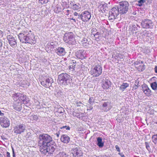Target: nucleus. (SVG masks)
<instances>
[{"mask_svg": "<svg viewBox=\"0 0 157 157\" xmlns=\"http://www.w3.org/2000/svg\"><path fill=\"white\" fill-rule=\"evenodd\" d=\"M48 46L51 45V46H52L53 48L54 47V45L53 44V43H52V42L48 43Z\"/></svg>", "mask_w": 157, "mask_h": 157, "instance_id": "de8ad7c7", "label": "nucleus"}, {"mask_svg": "<svg viewBox=\"0 0 157 157\" xmlns=\"http://www.w3.org/2000/svg\"><path fill=\"white\" fill-rule=\"evenodd\" d=\"M111 86V82L108 79L106 80L102 84V87L104 89H107Z\"/></svg>", "mask_w": 157, "mask_h": 157, "instance_id": "b1692460", "label": "nucleus"}, {"mask_svg": "<svg viewBox=\"0 0 157 157\" xmlns=\"http://www.w3.org/2000/svg\"><path fill=\"white\" fill-rule=\"evenodd\" d=\"M86 51L83 50L77 51L75 53V56L79 59H83L85 56Z\"/></svg>", "mask_w": 157, "mask_h": 157, "instance_id": "6ab92c4d", "label": "nucleus"}, {"mask_svg": "<svg viewBox=\"0 0 157 157\" xmlns=\"http://www.w3.org/2000/svg\"><path fill=\"white\" fill-rule=\"evenodd\" d=\"M11 148H12V151L13 157H16L14 148L12 146L11 147Z\"/></svg>", "mask_w": 157, "mask_h": 157, "instance_id": "79ce46f5", "label": "nucleus"}, {"mask_svg": "<svg viewBox=\"0 0 157 157\" xmlns=\"http://www.w3.org/2000/svg\"><path fill=\"white\" fill-rule=\"evenodd\" d=\"M70 5L71 8L74 10H79L80 8V7L78 4H76L74 3L72 1L71 2Z\"/></svg>", "mask_w": 157, "mask_h": 157, "instance_id": "5701e85b", "label": "nucleus"}, {"mask_svg": "<svg viewBox=\"0 0 157 157\" xmlns=\"http://www.w3.org/2000/svg\"><path fill=\"white\" fill-rule=\"evenodd\" d=\"M140 64V62L139 61H136L134 63V65L136 66Z\"/></svg>", "mask_w": 157, "mask_h": 157, "instance_id": "c03bdc74", "label": "nucleus"}, {"mask_svg": "<svg viewBox=\"0 0 157 157\" xmlns=\"http://www.w3.org/2000/svg\"><path fill=\"white\" fill-rule=\"evenodd\" d=\"M145 144L146 148L147 150L148 151H150L151 150V148L150 147V146L149 145L148 143L147 142H146L145 143Z\"/></svg>", "mask_w": 157, "mask_h": 157, "instance_id": "58836bf2", "label": "nucleus"}, {"mask_svg": "<svg viewBox=\"0 0 157 157\" xmlns=\"http://www.w3.org/2000/svg\"><path fill=\"white\" fill-rule=\"evenodd\" d=\"M52 82L53 79L51 78H46L40 82V83L44 87L48 88L51 86Z\"/></svg>", "mask_w": 157, "mask_h": 157, "instance_id": "ddd939ff", "label": "nucleus"}, {"mask_svg": "<svg viewBox=\"0 0 157 157\" xmlns=\"http://www.w3.org/2000/svg\"><path fill=\"white\" fill-rule=\"evenodd\" d=\"M20 41L22 43L34 44L36 43L33 34L28 32L24 31L18 35Z\"/></svg>", "mask_w": 157, "mask_h": 157, "instance_id": "f03ea898", "label": "nucleus"}, {"mask_svg": "<svg viewBox=\"0 0 157 157\" xmlns=\"http://www.w3.org/2000/svg\"><path fill=\"white\" fill-rule=\"evenodd\" d=\"M115 147L116 148V149L117 151L118 152H120V148L119 147V146L118 145H116L115 146Z\"/></svg>", "mask_w": 157, "mask_h": 157, "instance_id": "37998d69", "label": "nucleus"}, {"mask_svg": "<svg viewBox=\"0 0 157 157\" xmlns=\"http://www.w3.org/2000/svg\"><path fill=\"white\" fill-rule=\"evenodd\" d=\"M100 35V33L99 32H96L93 35L95 37L96 39H99V35Z\"/></svg>", "mask_w": 157, "mask_h": 157, "instance_id": "4c0bfd02", "label": "nucleus"}, {"mask_svg": "<svg viewBox=\"0 0 157 157\" xmlns=\"http://www.w3.org/2000/svg\"><path fill=\"white\" fill-rule=\"evenodd\" d=\"M129 84L126 82H123L120 86V90L123 91L126 88L129 87Z\"/></svg>", "mask_w": 157, "mask_h": 157, "instance_id": "a878e982", "label": "nucleus"}, {"mask_svg": "<svg viewBox=\"0 0 157 157\" xmlns=\"http://www.w3.org/2000/svg\"><path fill=\"white\" fill-rule=\"evenodd\" d=\"M74 15L75 16H76L77 17V19H80L81 14H78L76 12H75L74 13Z\"/></svg>", "mask_w": 157, "mask_h": 157, "instance_id": "ea45409f", "label": "nucleus"}, {"mask_svg": "<svg viewBox=\"0 0 157 157\" xmlns=\"http://www.w3.org/2000/svg\"><path fill=\"white\" fill-rule=\"evenodd\" d=\"M128 3L125 1H122L120 2L117 7L119 13L121 15L126 13L128 11Z\"/></svg>", "mask_w": 157, "mask_h": 157, "instance_id": "20e7f679", "label": "nucleus"}, {"mask_svg": "<svg viewBox=\"0 0 157 157\" xmlns=\"http://www.w3.org/2000/svg\"><path fill=\"white\" fill-rule=\"evenodd\" d=\"M93 109V107L92 106H90V107L89 109L88 110H92Z\"/></svg>", "mask_w": 157, "mask_h": 157, "instance_id": "4d7b16f0", "label": "nucleus"}, {"mask_svg": "<svg viewBox=\"0 0 157 157\" xmlns=\"http://www.w3.org/2000/svg\"><path fill=\"white\" fill-rule=\"evenodd\" d=\"M117 56L120 59H122L123 58V56L120 54H118Z\"/></svg>", "mask_w": 157, "mask_h": 157, "instance_id": "a18cd8bd", "label": "nucleus"}, {"mask_svg": "<svg viewBox=\"0 0 157 157\" xmlns=\"http://www.w3.org/2000/svg\"><path fill=\"white\" fill-rule=\"evenodd\" d=\"M152 142L155 144L157 145V134L154 135L152 137Z\"/></svg>", "mask_w": 157, "mask_h": 157, "instance_id": "c756f323", "label": "nucleus"}, {"mask_svg": "<svg viewBox=\"0 0 157 157\" xmlns=\"http://www.w3.org/2000/svg\"><path fill=\"white\" fill-rule=\"evenodd\" d=\"M94 97H90L89 100V102L91 105H93L94 103Z\"/></svg>", "mask_w": 157, "mask_h": 157, "instance_id": "e433bc0d", "label": "nucleus"}, {"mask_svg": "<svg viewBox=\"0 0 157 157\" xmlns=\"http://www.w3.org/2000/svg\"><path fill=\"white\" fill-rule=\"evenodd\" d=\"M71 78L69 75L67 73H62L59 75L58 83L60 85H66L71 82Z\"/></svg>", "mask_w": 157, "mask_h": 157, "instance_id": "7ed1b4c3", "label": "nucleus"}, {"mask_svg": "<svg viewBox=\"0 0 157 157\" xmlns=\"http://www.w3.org/2000/svg\"><path fill=\"white\" fill-rule=\"evenodd\" d=\"M151 86L152 89L155 90L157 89V83L156 82H154L151 84Z\"/></svg>", "mask_w": 157, "mask_h": 157, "instance_id": "7c9ffc66", "label": "nucleus"}, {"mask_svg": "<svg viewBox=\"0 0 157 157\" xmlns=\"http://www.w3.org/2000/svg\"><path fill=\"white\" fill-rule=\"evenodd\" d=\"M141 64H140L139 66H136V67L139 71H142L144 70L145 67V66L143 64V62H141Z\"/></svg>", "mask_w": 157, "mask_h": 157, "instance_id": "bb28decb", "label": "nucleus"}, {"mask_svg": "<svg viewBox=\"0 0 157 157\" xmlns=\"http://www.w3.org/2000/svg\"><path fill=\"white\" fill-rule=\"evenodd\" d=\"M91 17V14L90 12L87 11H84L81 14L80 19L83 21L86 22L90 19Z\"/></svg>", "mask_w": 157, "mask_h": 157, "instance_id": "9b49d317", "label": "nucleus"}, {"mask_svg": "<svg viewBox=\"0 0 157 157\" xmlns=\"http://www.w3.org/2000/svg\"><path fill=\"white\" fill-rule=\"evenodd\" d=\"M29 117L30 119V120H33L36 121L38 119V117L36 115H31L29 116Z\"/></svg>", "mask_w": 157, "mask_h": 157, "instance_id": "473e14b6", "label": "nucleus"}, {"mask_svg": "<svg viewBox=\"0 0 157 157\" xmlns=\"http://www.w3.org/2000/svg\"><path fill=\"white\" fill-rule=\"evenodd\" d=\"M21 102L18 101H15L13 106V108L16 110L19 111L22 109Z\"/></svg>", "mask_w": 157, "mask_h": 157, "instance_id": "412c9836", "label": "nucleus"}, {"mask_svg": "<svg viewBox=\"0 0 157 157\" xmlns=\"http://www.w3.org/2000/svg\"><path fill=\"white\" fill-rule=\"evenodd\" d=\"M56 157H68V155L64 152H60L56 156Z\"/></svg>", "mask_w": 157, "mask_h": 157, "instance_id": "c85d7f7f", "label": "nucleus"}, {"mask_svg": "<svg viewBox=\"0 0 157 157\" xmlns=\"http://www.w3.org/2000/svg\"><path fill=\"white\" fill-rule=\"evenodd\" d=\"M6 157H11L10 154L9 152L7 151L6 153Z\"/></svg>", "mask_w": 157, "mask_h": 157, "instance_id": "49530a36", "label": "nucleus"}, {"mask_svg": "<svg viewBox=\"0 0 157 157\" xmlns=\"http://www.w3.org/2000/svg\"><path fill=\"white\" fill-rule=\"evenodd\" d=\"M29 32H31V31L30 30V31H29Z\"/></svg>", "mask_w": 157, "mask_h": 157, "instance_id": "0e129e2a", "label": "nucleus"}, {"mask_svg": "<svg viewBox=\"0 0 157 157\" xmlns=\"http://www.w3.org/2000/svg\"><path fill=\"white\" fill-rule=\"evenodd\" d=\"M73 157H82L83 153L80 148H76L72 151Z\"/></svg>", "mask_w": 157, "mask_h": 157, "instance_id": "a211bd4d", "label": "nucleus"}, {"mask_svg": "<svg viewBox=\"0 0 157 157\" xmlns=\"http://www.w3.org/2000/svg\"><path fill=\"white\" fill-rule=\"evenodd\" d=\"M97 30L96 29L93 28L91 29V34L93 35L97 32Z\"/></svg>", "mask_w": 157, "mask_h": 157, "instance_id": "a19ab883", "label": "nucleus"}, {"mask_svg": "<svg viewBox=\"0 0 157 157\" xmlns=\"http://www.w3.org/2000/svg\"><path fill=\"white\" fill-rule=\"evenodd\" d=\"M141 23L142 27L144 29H152L154 25L152 21L148 19L143 20Z\"/></svg>", "mask_w": 157, "mask_h": 157, "instance_id": "f8f14e48", "label": "nucleus"}, {"mask_svg": "<svg viewBox=\"0 0 157 157\" xmlns=\"http://www.w3.org/2000/svg\"><path fill=\"white\" fill-rule=\"evenodd\" d=\"M81 43L83 45L86 46L88 44L87 43V39L85 38H83L81 40Z\"/></svg>", "mask_w": 157, "mask_h": 157, "instance_id": "2f4dec72", "label": "nucleus"}, {"mask_svg": "<svg viewBox=\"0 0 157 157\" xmlns=\"http://www.w3.org/2000/svg\"><path fill=\"white\" fill-rule=\"evenodd\" d=\"M70 127L69 126L67 125L63 126L60 127V129L62 130H63H63L65 129L67 130H69L70 129Z\"/></svg>", "mask_w": 157, "mask_h": 157, "instance_id": "72a5a7b5", "label": "nucleus"}, {"mask_svg": "<svg viewBox=\"0 0 157 157\" xmlns=\"http://www.w3.org/2000/svg\"><path fill=\"white\" fill-rule=\"evenodd\" d=\"M66 11L67 12V13H68L69 12V10H66Z\"/></svg>", "mask_w": 157, "mask_h": 157, "instance_id": "680f3d73", "label": "nucleus"}, {"mask_svg": "<svg viewBox=\"0 0 157 157\" xmlns=\"http://www.w3.org/2000/svg\"><path fill=\"white\" fill-rule=\"evenodd\" d=\"M74 104L76 105L77 106H80L82 103L80 101H74Z\"/></svg>", "mask_w": 157, "mask_h": 157, "instance_id": "c9c22d12", "label": "nucleus"}, {"mask_svg": "<svg viewBox=\"0 0 157 157\" xmlns=\"http://www.w3.org/2000/svg\"><path fill=\"white\" fill-rule=\"evenodd\" d=\"M1 137H2V139L3 140H7L6 138L4 137V136H1Z\"/></svg>", "mask_w": 157, "mask_h": 157, "instance_id": "5fc2aeb1", "label": "nucleus"}, {"mask_svg": "<svg viewBox=\"0 0 157 157\" xmlns=\"http://www.w3.org/2000/svg\"><path fill=\"white\" fill-rule=\"evenodd\" d=\"M142 90L144 93L147 96L149 97L151 95V91L146 84L142 85Z\"/></svg>", "mask_w": 157, "mask_h": 157, "instance_id": "dca6fc26", "label": "nucleus"}, {"mask_svg": "<svg viewBox=\"0 0 157 157\" xmlns=\"http://www.w3.org/2000/svg\"><path fill=\"white\" fill-rule=\"evenodd\" d=\"M107 4L105 3L104 4H101L100 5V10L102 13L105 12V11L106 10L107 7Z\"/></svg>", "mask_w": 157, "mask_h": 157, "instance_id": "cd10ccee", "label": "nucleus"}, {"mask_svg": "<svg viewBox=\"0 0 157 157\" xmlns=\"http://www.w3.org/2000/svg\"><path fill=\"white\" fill-rule=\"evenodd\" d=\"M55 52L57 55L61 56L64 55L66 52L64 48L63 47L58 48L55 50Z\"/></svg>", "mask_w": 157, "mask_h": 157, "instance_id": "aec40b11", "label": "nucleus"}, {"mask_svg": "<svg viewBox=\"0 0 157 157\" xmlns=\"http://www.w3.org/2000/svg\"><path fill=\"white\" fill-rule=\"evenodd\" d=\"M97 145L100 147H102L104 145V143L102 141V138L101 137H99L97 138Z\"/></svg>", "mask_w": 157, "mask_h": 157, "instance_id": "393cba45", "label": "nucleus"}, {"mask_svg": "<svg viewBox=\"0 0 157 157\" xmlns=\"http://www.w3.org/2000/svg\"><path fill=\"white\" fill-rule=\"evenodd\" d=\"M13 97L14 101H18L21 102V104H26L28 103V101L26 98V96L20 93L14 94Z\"/></svg>", "mask_w": 157, "mask_h": 157, "instance_id": "0eeeda50", "label": "nucleus"}, {"mask_svg": "<svg viewBox=\"0 0 157 157\" xmlns=\"http://www.w3.org/2000/svg\"><path fill=\"white\" fill-rule=\"evenodd\" d=\"M25 126L24 124H17L14 127L13 131L14 133L17 134H21L25 132Z\"/></svg>", "mask_w": 157, "mask_h": 157, "instance_id": "9d476101", "label": "nucleus"}, {"mask_svg": "<svg viewBox=\"0 0 157 157\" xmlns=\"http://www.w3.org/2000/svg\"><path fill=\"white\" fill-rule=\"evenodd\" d=\"M102 70L101 66L99 64H97L91 67L90 73L94 76L98 77L102 73Z\"/></svg>", "mask_w": 157, "mask_h": 157, "instance_id": "423d86ee", "label": "nucleus"}, {"mask_svg": "<svg viewBox=\"0 0 157 157\" xmlns=\"http://www.w3.org/2000/svg\"><path fill=\"white\" fill-rule=\"evenodd\" d=\"M0 115L1 116H3L4 115V113H2L1 111L0 110Z\"/></svg>", "mask_w": 157, "mask_h": 157, "instance_id": "603ef678", "label": "nucleus"}, {"mask_svg": "<svg viewBox=\"0 0 157 157\" xmlns=\"http://www.w3.org/2000/svg\"><path fill=\"white\" fill-rule=\"evenodd\" d=\"M63 40L66 43L69 45H75L76 44L75 36L72 32L66 33L63 36Z\"/></svg>", "mask_w": 157, "mask_h": 157, "instance_id": "39448f33", "label": "nucleus"}, {"mask_svg": "<svg viewBox=\"0 0 157 157\" xmlns=\"http://www.w3.org/2000/svg\"><path fill=\"white\" fill-rule=\"evenodd\" d=\"M60 140L62 142L64 143L67 144L70 140V138L67 135L63 134L61 136Z\"/></svg>", "mask_w": 157, "mask_h": 157, "instance_id": "4be33fe9", "label": "nucleus"}, {"mask_svg": "<svg viewBox=\"0 0 157 157\" xmlns=\"http://www.w3.org/2000/svg\"><path fill=\"white\" fill-rule=\"evenodd\" d=\"M149 31H147L146 33V35L147 36H148V35L149 34Z\"/></svg>", "mask_w": 157, "mask_h": 157, "instance_id": "6e6d98bb", "label": "nucleus"}, {"mask_svg": "<svg viewBox=\"0 0 157 157\" xmlns=\"http://www.w3.org/2000/svg\"><path fill=\"white\" fill-rule=\"evenodd\" d=\"M71 20H72L73 21H74V22H76V20H75V19L72 18H71Z\"/></svg>", "mask_w": 157, "mask_h": 157, "instance_id": "13d9d810", "label": "nucleus"}, {"mask_svg": "<svg viewBox=\"0 0 157 157\" xmlns=\"http://www.w3.org/2000/svg\"><path fill=\"white\" fill-rule=\"evenodd\" d=\"M145 2V0H139L137 1L138 3H137V4L138 6H141Z\"/></svg>", "mask_w": 157, "mask_h": 157, "instance_id": "f704fd0d", "label": "nucleus"}, {"mask_svg": "<svg viewBox=\"0 0 157 157\" xmlns=\"http://www.w3.org/2000/svg\"><path fill=\"white\" fill-rule=\"evenodd\" d=\"M119 154L121 157H125L124 155L122 153H119Z\"/></svg>", "mask_w": 157, "mask_h": 157, "instance_id": "09e8293b", "label": "nucleus"}, {"mask_svg": "<svg viewBox=\"0 0 157 157\" xmlns=\"http://www.w3.org/2000/svg\"><path fill=\"white\" fill-rule=\"evenodd\" d=\"M73 115L74 116H75V115L74 114H73Z\"/></svg>", "mask_w": 157, "mask_h": 157, "instance_id": "69168bd1", "label": "nucleus"}, {"mask_svg": "<svg viewBox=\"0 0 157 157\" xmlns=\"http://www.w3.org/2000/svg\"><path fill=\"white\" fill-rule=\"evenodd\" d=\"M66 15H69V13H66Z\"/></svg>", "mask_w": 157, "mask_h": 157, "instance_id": "e2e57ef3", "label": "nucleus"}, {"mask_svg": "<svg viewBox=\"0 0 157 157\" xmlns=\"http://www.w3.org/2000/svg\"><path fill=\"white\" fill-rule=\"evenodd\" d=\"M0 157H3L1 153H0Z\"/></svg>", "mask_w": 157, "mask_h": 157, "instance_id": "052dcab7", "label": "nucleus"}, {"mask_svg": "<svg viewBox=\"0 0 157 157\" xmlns=\"http://www.w3.org/2000/svg\"><path fill=\"white\" fill-rule=\"evenodd\" d=\"M2 41L0 40V48L2 46Z\"/></svg>", "mask_w": 157, "mask_h": 157, "instance_id": "864d4df0", "label": "nucleus"}, {"mask_svg": "<svg viewBox=\"0 0 157 157\" xmlns=\"http://www.w3.org/2000/svg\"><path fill=\"white\" fill-rule=\"evenodd\" d=\"M73 64L71 65H70L69 67V73L74 75H78V74L77 71H76L75 68V64L76 62H73Z\"/></svg>", "mask_w": 157, "mask_h": 157, "instance_id": "f3484780", "label": "nucleus"}, {"mask_svg": "<svg viewBox=\"0 0 157 157\" xmlns=\"http://www.w3.org/2000/svg\"><path fill=\"white\" fill-rule=\"evenodd\" d=\"M154 70H155V72L156 73H157V66H155V68H154Z\"/></svg>", "mask_w": 157, "mask_h": 157, "instance_id": "8fccbe9b", "label": "nucleus"}, {"mask_svg": "<svg viewBox=\"0 0 157 157\" xmlns=\"http://www.w3.org/2000/svg\"><path fill=\"white\" fill-rule=\"evenodd\" d=\"M120 13L117 7H113L109 12V20L111 22L113 21Z\"/></svg>", "mask_w": 157, "mask_h": 157, "instance_id": "1a4fd4ad", "label": "nucleus"}, {"mask_svg": "<svg viewBox=\"0 0 157 157\" xmlns=\"http://www.w3.org/2000/svg\"><path fill=\"white\" fill-rule=\"evenodd\" d=\"M136 82H135V85L137 87H139L138 85V84L136 85Z\"/></svg>", "mask_w": 157, "mask_h": 157, "instance_id": "bf43d9fd", "label": "nucleus"}, {"mask_svg": "<svg viewBox=\"0 0 157 157\" xmlns=\"http://www.w3.org/2000/svg\"><path fill=\"white\" fill-rule=\"evenodd\" d=\"M38 145L42 154L51 155L57 147L55 142L49 135L44 133L39 135L38 138Z\"/></svg>", "mask_w": 157, "mask_h": 157, "instance_id": "f257e3e1", "label": "nucleus"}, {"mask_svg": "<svg viewBox=\"0 0 157 157\" xmlns=\"http://www.w3.org/2000/svg\"><path fill=\"white\" fill-rule=\"evenodd\" d=\"M55 135L57 136V137H59V132L56 133Z\"/></svg>", "mask_w": 157, "mask_h": 157, "instance_id": "3c124183", "label": "nucleus"}, {"mask_svg": "<svg viewBox=\"0 0 157 157\" xmlns=\"http://www.w3.org/2000/svg\"><path fill=\"white\" fill-rule=\"evenodd\" d=\"M112 104L109 100H106L102 102L101 109L105 112L109 111L113 107Z\"/></svg>", "mask_w": 157, "mask_h": 157, "instance_id": "6e6552de", "label": "nucleus"}, {"mask_svg": "<svg viewBox=\"0 0 157 157\" xmlns=\"http://www.w3.org/2000/svg\"><path fill=\"white\" fill-rule=\"evenodd\" d=\"M0 124L3 127H8L10 124L9 120L4 116L0 117Z\"/></svg>", "mask_w": 157, "mask_h": 157, "instance_id": "4468645a", "label": "nucleus"}, {"mask_svg": "<svg viewBox=\"0 0 157 157\" xmlns=\"http://www.w3.org/2000/svg\"><path fill=\"white\" fill-rule=\"evenodd\" d=\"M7 38L9 44L11 47L14 48L17 46L16 40L13 36L8 35L7 36Z\"/></svg>", "mask_w": 157, "mask_h": 157, "instance_id": "2eb2a0df", "label": "nucleus"}]
</instances>
